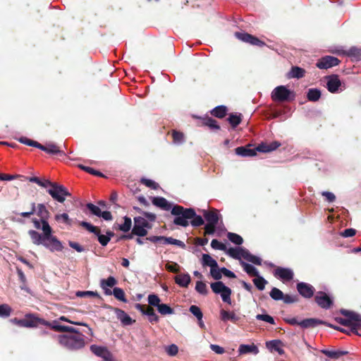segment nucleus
I'll list each match as a JSON object with an SVG mask.
<instances>
[{
  "mask_svg": "<svg viewBox=\"0 0 361 361\" xmlns=\"http://www.w3.org/2000/svg\"><path fill=\"white\" fill-rule=\"evenodd\" d=\"M39 219H32V222L36 229L41 230L42 234L35 230H30L28 234L33 244L42 245L49 251L60 252L63 249L62 243L52 234V228L48 223L50 213L44 204L35 205V212Z\"/></svg>",
  "mask_w": 361,
  "mask_h": 361,
  "instance_id": "f257e3e1",
  "label": "nucleus"
},
{
  "mask_svg": "<svg viewBox=\"0 0 361 361\" xmlns=\"http://www.w3.org/2000/svg\"><path fill=\"white\" fill-rule=\"evenodd\" d=\"M171 214L176 216L173 223L183 227L188 226L189 220L195 216V211L192 209H184L179 205L173 207Z\"/></svg>",
  "mask_w": 361,
  "mask_h": 361,
  "instance_id": "f03ea898",
  "label": "nucleus"
},
{
  "mask_svg": "<svg viewBox=\"0 0 361 361\" xmlns=\"http://www.w3.org/2000/svg\"><path fill=\"white\" fill-rule=\"evenodd\" d=\"M59 342L61 345L71 350L81 348L85 345L83 336L78 331L73 334L59 336Z\"/></svg>",
  "mask_w": 361,
  "mask_h": 361,
  "instance_id": "7ed1b4c3",
  "label": "nucleus"
},
{
  "mask_svg": "<svg viewBox=\"0 0 361 361\" xmlns=\"http://www.w3.org/2000/svg\"><path fill=\"white\" fill-rule=\"evenodd\" d=\"M341 313L346 318H336V321L343 326H350L352 331L358 334L357 329L361 326V316L354 312L346 310H341Z\"/></svg>",
  "mask_w": 361,
  "mask_h": 361,
  "instance_id": "20e7f679",
  "label": "nucleus"
},
{
  "mask_svg": "<svg viewBox=\"0 0 361 361\" xmlns=\"http://www.w3.org/2000/svg\"><path fill=\"white\" fill-rule=\"evenodd\" d=\"M227 253L231 256V257L239 259L240 262L241 261V259L243 258L246 259L248 262H250L255 264L260 265L262 263V260L259 257L252 255L250 253V252L242 247H231L228 249Z\"/></svg>",
  "mask_w": 361,
  "mask_h": 361,
  "instance_id": "39448f33",
  "label": "nucleus"
},
{
  "mask_svg": "<svg viewBox=\"0 0 361 361\" xmlns=\"http://www.w3.org/2000/svg\"><path fill=\"white\" fill-rule=\"evenodd\" d=\"M152 224L142 216H136L134 218V226L132 229V233L139 237H144L147 234V230L151 229Z\"/></svg>",
  "mask_w": 361,
  "mask_h": 361,
  "instance_id": "423d86ee",
  "label": "nucleus"
},
{
  "mask_svg": "<svg viewBox=\"0 0 361 361\" xmlns=\"http://www.w3.org/2000/svg\"><path fill=\"white\" fill-rule=\"evenodd\" d=\"M47 192L54 200L61 203L65 201L66 197L71 195L66 187L56 183L51 185V188H48Z\"/></svg>",
  "mask_w": 361,
  "mask_h": 361,
  "instance_id": "0eeeda50",
  "label": "nucleus"
},
{
  "mask_svg": "<svg viewBox=\"0 0 361 361\" xmlns=\"http://www.w3.org/2000/svg\"><path fill=\"white\" fill-rule=\"evenodd\" d=\"M211 288L212 291L216 294H220L222 300L229 305L231 304V290L228 287L226 286L223 282L216 281L212 283Z\"/></svg>",
  "mask_w": 361,
  "mask_h": 361,
  "instance_id": "6e6552de",
  "label": "nucleus"
},
{
  "mask_svg": "<svg viewBox=\"0 0 361 361\" xmlns=\"http://www.w3.org/2000/svg\"><path fill=\"white\" fill-rule=\"evenodd\" d=\"M291 92L285 86H278L271 92V99L275 102H284L289 99Z\"/></svg>",
  "mask_w": 361,
  "mask_h": 361,
  "instance_id": "1a4fd4ad",
  "label": "nucleus"
},
{
  "mask_svg": "<svg viewBox=\"0 0 361 361\" xmlns=\"http://www.w3.org/2000/svg\"><path fill=\"white\" fill-rule=\"evenodd\" d=\"M235 36L242 42L249 43L252 45L262 47L265 44L258 38L246 32H236Z\"/></svg>",
  "mask_w": 361,
  "mask_h": 361,
  "instance_id": "9d476101",
  "label": "nucleus"
},
{
  "mask_svg": "<svg viewBox=\"0 0 361 361\" xmlns=\"http://www.w3.org/2000/svg\"><path fill=\"white\" fill-rule=\"evenodd\" d=\"M135 307L137 310L142 312V314L147 317L149 322L156 323L159 322V318L152 307H147L146 305L140 304H137Z\"/></svg>",
  "mask_w": 361,
  "mask_h": 361,
  "instance_id": "9b49d317",
  "label": "nucleus"
},
{
  "mask_svg": "<svg viewBox=\"0 0 361 361\" xmlns=\"http://www.w3.org/2000/svg\"><path fill=\"white\" fill-rule=\"evenodd\" d=\"M87 207L90 211V212L94 216L102 217L103 219L106 221H111L112 219V215L111 212L108 211L102 212L99 206L94 205L92 203H88L87 204Z\"/></svg>",
  "mask_w": 361,
  "mask_h": 361,
  "instance_id": "f8f14e48",
  "label": "nucleus"
},
{
  "mask_svg": "<svg viewBox=\"0 0 361 361\" xmlns=\"http://www.w3.org/2000/svg\"><path fill=\"white\" fill-rule=\"evenodd\" d=\"M339 60L331 56H326L322 57L317 63V66L320 69H327L338 65Z\"/></svg>",
  "mask_w": 361,
  "mask_h": 361,
  "instance_id": "ddd939ff",
  "label": "nucleus"
},
{
  "mask_svg": "<svg viewBox=\"0 0 361 361\" xmlns=\"http://www.w3.org/2000/svg\"><path fill=\"white\" fill-rule=\"evenodd\" d=\"M274 276L283 281H289L293 278V271L290 269L278 267L274 270Z\"/></svg>",
  "mask_w": 361,
  "mask_h": 361,
  "instance_id": "4468645a",
  "label": "nucleus"
},
{
  "mask_svg": "<svg viewBox=\"0 0 361 361\" xmlns=\"http://www.w3.org/2000/svg\"><path fill=\"white\" fill-rule=\"evenodd\" d=\"M297 289L298 293L305 298H310L313 296L314 293V288L307 283L300 282L297 284Z\"/></svg>",
  "mask_w": 361,
  "mask_h": 361,
  "instance_id": "2eb2a0df",
  "label": "nucleus"
},
{
  "mask_svg": "<svg viewBox=\"0 0 361 361\" xmlns=\"http://www.w3.org/2000/svg\"><path fill=\"white\" fill-rule=\"evenodd\" d=\"M315 301L319 306L324 309L329 308L332 304V300L329 296L322 291L317 293L315 295Z\"/></svg>",
  "mask_w": 361,
  "mask_h": 361,
  "instance_id": "dca6fc26",
  "label": "nucleus"
},
{
  "mask_svg": "<svg viewBox=\"0 0 361 361\" xmlns=\"http://www.w3.org/2000/svg\"><path fill=\"white\" fill-rule=\"evenodd\" d=\"M220 318L224 322L231 321L234 324H237L241 319L240 316L237 314L234 311H227L221 310Z\"/></svg>",
  "mask_w": 361,
  "mask_h": 361,
  "instance_id": "f3484780",
  "label": "nucleus"
},
{
  "mask_svg": "<svg viewBox=\"0 0 361 361\" xmlns=\"http://www.w3.org/2000/svg\"><path fill=\"white\" fill-rule=\"evenodd\" d=\"M326 87L331 93H335L338 91L341 86V80L337 75H331L326 78Z\"/></svg>",
  "mask_w": 361,
  "mask_h": 361,
  "instance_id": "a211bd4d",
  "label": "nucleus"
},
{
  "mask_svg": "<svg viewBox=\"0 0 361 361\" xmlns=\"http://www.w3.org/2000/svg\"><path fill=\"white\" fill-rule=\"evenodd\" d=\"M116 283L117 281L114 276H109L106 279H102L100 281V286L106 295H111L112 294L110 288H112Z\"/></svg>",
  "mask_w": 361,
  "mask_h": 361,
  "instance_id": "6ab92c4d",
  "label": "nucleus"
},
{
  "mask_svg": "<svg viewBox=\"0 0 361 361\" xmlns=\"http://www.w3.org/2000/svg\"><path fill=\"white\" fill-rule=\"evenodd\" d=\"M90 350L94 355L102 357L104 360H109L110 359L111 353L106 347L92 345Z\"/></svg>",
  "mask_w": 361,
  "mask_h": 361,
  "instance_id": "aec40b11",
  "label": "nucleus"
},
{
  "mask_svg": "<svg viewBox=\"0 0 361 361\" xmlns=\"http://www.w3.org/2000/svg\"><path fill=\"white\" fill-rule=\"evenodd\" d=\"M38 148L50 154H63L59 147L54 143H47L45 145H42L39 143Z\"/></svg>",
  "mask_w": 361,
  "mask_h": 361,
  "instance_id": "412c9836",
  "label": "nucleus"
},
{
  "mask_svg": "<svg viewBox=\"0 0 361 361\" xmlns=\"http://www.w3.org/2000/svg\"><path fill=\"white\" fill-rule=\"evenodd\" d=\"M39 322V319L32 315H28L25 319H20L18 326L23 327H34L36 326Z\"/></svg>",
  "mask_w": 361,
  "mask_h": 361,
  "instance_id": "4be33fe9",
  "label": "nucleus"
},
{
  "mask_svg": "<svg viewBox=\"0 0 361 361\" xmlns=\"http://www.w3.org/2000/svg\"><path fill=\"white\" fill-rule=\"evenodd\" d=\"M152 203L154 205L165 211H169L173 208L171 203L168 202L165 198L161 197H154L152 200Z\"/></svg>",
  "mask_w": 361,
  "mask_h": 361,
  "instance_id": "5701e85b",
  "label": "nucleus"
},
{
  "mask_svg": "<svg viewBox=\"0 0 361 361\" xmlns=\"http://www.w3.org/2000/svg\"><path fill=\"white\" fill-rule=\"evenodd\" d=\"M238 352L240 355L247 353L257 355L259 353V349L257 346L253 343L251 345L241 344L239 346Z\"/></svg>",
  "mask_w": 361,
  "mask_h": 361,
  "instance_id": "b1692460",
  "label": "nucleus"
},
{
  "mask_svg": "<svg viewBox=\"0 0 361 361\" xmlns=\"http://www.w3.org/2000/svg\"><path fill=\"white\" fill-rule=\"evenodd\" d=\"M191 281L190 276L188 274H178L175 277L176 283L180 287H188Z\"/></svg>",
  "mask_w": 361,
  "mask_h": 361,
  "instance_id": "393cba45",
  "label": "nucleus"
},
{
  "mask_svg": "<svg viewBox=\"0 0 361 361\" xmlns=\"http://www.w3.org/2000/svg\"><path fill=\"white\" fill-rule=\"evenodd\" d=\"M235 154L240 157H254L256 155V148L250 149L244 147H238L235 149Z\"/></svg>",
  "mask_w": 361,
  "mask_h": 361,
  "instance_id": "a878e982",
  "label": "nucleus"
},
{
  "mask_svg": "<svg viewBox=\"0 0 361 361\" xmlns=\"http://www.w3.org/2000/svg\"><path fill=\"white\" fill-rule=\"evenodd\" d=\"M117 318L121 322L123 325H130L134 321L123 310L117 309L116 310Z\"/></svg>",
  "mask_w": 361,
  "mask_h": 361,
  "instance_id": "bb28decb",
  "label": "nucleus"
},
{
  "mask_svg": "<svg viewBox=\"0 0 361 361\" xmlns=\"http://www.w3.org/2000/svg\"><path fill=\"white\" fill-rule=\"evenodd\" d=\"M323 322L321 320L317 319H305L300 321L299 326H300L303 329H307L310 327H315L319 324H322Z\"/></svg>",
  "mask_w": 361,
  "mask_h": 361,
  "instance_id": "cd10ccee",
  "label": "nucleus"
},
{
  "mask_svg": "<svg viewBox=\"0 0 361 361\" xmlns=\"http://www.w3.org/2000/svg\"><path fill=\"white\" fill-rule=\"evenodd\" d=\"M204 219L207 221V224H215L216 225L219 221V214L217 211H210V212H204Z\"/></svg>",
  "mask_w": 361,
  "mask_h": 361,
  "instance_id": "c85d7f7f",
  "label": "nucleus"
},
{
  "mask_svg": "<svg viewBox=\"0 0 361 361\" xmlns=\"http://www.w3.org/2000/svg\"><path fill=\"white\" fill-rule=\"evenodd\" d=\"M342 53L351 57L353 60H361V49L360 48L351 47L348 51H343Z\"/></svg>",
  "mask_w": 361,
  "mask_h": 361,
  "instance_id": "c756f323",
  "label": "nucleus"
},
{
  "mask_svg": "<svg viewBox=\"0 0 361 361\" xmlns=\"http://www.w3.org/2000/svg\"><path fill=\"white\" fill-rule=\"evenodd\" d=\"M202 264L204 267H209L210 269L217 267V262L208 254H203L202 257Z\"/></svg>",
  "mask_w": 361,
  "mask_h": 361,
  "instance_id": "7c9ffc66",
  "label": "nucleus"
},
{
  "mask_svg": "<svg viewBox=\"0 0 361 361\" xmlns=\"http://www.w3.org/2000/svg\"><path fill=\"white\" fill-rule=\"evenodd\" d=\"M94 234L97 236L98 240L102 246H106L110 241L111 238L114 235L112 232H108L106 235L101 234L99 229Z\"/></svg>",
  "mask_w": 361,
  "mask_h": 361,
  "instance_id": "2f4dec72",
  "label": "nucleus"
},
{
  "mask_svg": "<svg viewBox=\"0 0 361 361\" xmlns=\"http://www.w3.org/2000/svg\"><path fill=\"white\" fill-rule=\"evenodd\" d=\"M281 342L279 340H273L266 343L267 348L270 350H274L281 354L283 351L281 348Z\"/></svg>",
  "mask_w": 361,
  "mask_h": 361,
  "instance_id": "473e14b6",
  "label": "nucleus"
},
{
  "mask_svg": "<svg viewBox=\"0 0 361 361\" xmlns=\"http://www.w3.org/2000/svg\"><path fill=\"white\" fill-rule=\"evenodd\" d=\"M240 264L243 267L244 271L250 276H258L259 272L257 269L252 265L247 264L243 261H240Z\"/></svg>",
  "mask_w": 361,
  "mask_h": 361,
  "instance_id": "72a5a7b5",
  "label": "nucleus"
},
{
  "mask_svg": "<svg viewBox=\"0 0 361 361\" xmlns=\"http://www.w3.org/2000/svg\"><path fill=\"white\" fill-rule=\"evenodd\" d=\"M305 71L300 67H293L289 72V78H301L304 76Z\"/></svg>",
  "mask_w": 361,
  "mask_h": 361,
  "instance_id": "f704fd0d",
  "label": "nucleus"
},
{
  "mask_svg": "<svg viewBox=\"0 0 361 361\" xmlns=\"http://www.w3.org/2000/svg\"><path fill=\"white\" fill-rule=\"evenodd\" d=\"M148 307H156L157 308L161 304L159 297L156 294H149L147 297Z\"/></svg>",
  "mask_w": 361,
  "mask_h": 361,
  "instance_id": "c9c22d12",
  "label": "nucleus"
},
{
  "mask_svg": "<svg viewBox=\"0 0 361 361\" xmlns=\"http://www.w3.org/2000/svg\"><path fill=\"white\" fill-rule=\"evenodd\" d=\"M159 313L162 315L172 314L174 313L173 310L168 305L161 303L157 308Z\"/></svg>",
  "mask_w": 361,
  "mask_h": 361,
  "instance_id": "e433bc0d",
  "label": "nucleus"
},
{
  "mask_svg": "<svg viewBox=\"0 0 361 361\" xmlns=\"http://www.w3.org/2000/svg\"><path fill=\"white\" fill-rule=\"evenodd\" d=\"M310 101L316 102L321 97V92L317 89H310L307 94Z\"/></svg>",
  "mask_w": 361,
  "mask_h": 361,
  "instance_id": "4c0bfd02",
  "label": "nucleus"
},
{
  "mask_svg": "<svg viewBox=\"0 0 361 361\" xmlns=\"http://www.w3.org/2000/svg\"><path fill=\"white\" fill-rule=\"evenodd\" d=\"M52 329L61 332L77 333V330L75 328L65 325L55 324L52 326Z\"/></svg>",
  "mask_w": 361,
  "mask_h": 361,
  "instance_id": "58836bf2",
  "label": "nucleus"
},
{
  "mask_svg": "<svg viewBox=\"0 0 361 361\" xmlns=\"http://www.w3.org/2000/svg\"><path fill=\"white\" fill-rule=\"evenodd\" d=\"M253 283L259 290H263L267 281L262 276L258 275L253 279Z\"/></svg>",
  "mask_w": 361,
  "mask_h": 361,
  "instance_id": "ea45409f",
  "label": "nucleus"
},
{
  "mask_svg": "<svg viewBox=\"0 0 361 361\" xmlns=\"http://www.w3.org/2000/svg\"><path fill=\"white\" fill-rule=\"evenodd\" d=\"M212 115L218 118H223L226 114V107L224 106H219L212 111Z\"/></svg>",
  "mask_w": 361,
  "mask_h": 361,
  "instance_id": "a19ab883",
  "label": "nucleus"
},
{
  "mask_svg": "<svg viewBox=\"0 0 361 361\" xmlns=\"http://www.w3.org/2000/svg\"><path fill=\"white\" fill-rule=\"evenodd\" d=\"M112 294H114V297L124 302H127V300L125 297V293L123 290L121 288H114V290L112 292Z\"/></svg>",
  "mask_w": 361,
  "mask_h": 361,
  "instance_id": "79ce46f5",
  "label": "nucleus"
},
{
  "mask_svg": "<svg viewBox=\"0 0 361 361\" xmlns=\"http://www.w3.org/2000/svg\"><path fill=\"white\" fill-rule=\"evenodd\" d=\"M123 220V223L119 226V229L123 232H128L130 230L132 226L131 219L128 216H125Z\"/></svg>",
  "mask_w": 361,
  "mask_h": 361,
  "instance_id": "37998d69",
  "label": "nucleus"
},
{
  "mask_svg": "<svg viewBox=\"0 0 361 361\" xmlns=\"http://www.w3.org/2000/svg\"><path fill=\"white\" fill-rule=\"evenodd\" d=\"M195 290L202 295H207L208 293V289L206 283L201 281L196 282Z\"/></svg>",
  "mask_w": 361,
  "mask_h": 361,
  "instance_id": "c03bdc74",
  "label": "nucleus"
},
{
  "mask_svg": "<svg viewBox=\"0 0 361 361\" xmlns=\"http://www.w3.org/2000/svg\"><path fill=\"white\" fill-rule=\"evenodd\" d=\"M11 308L8 305L2 304L0 305V317H8L11 313Z\"/></svg>",
  "mask_w": 361,
  "mask_h": 361,
  "instance_id": "a18cd8bd",
  "label": "nucleus"
},
{
  "mask_svg": "<svg viewBox=\"0 0 361 361\" xmlns=\"http://www.w3.org/2000/svg\"><path fill=\"white\" fill-rule=\"evenodd\" d=\"M233 128H235L241 121L240 114H231L228 118Z\"/></svg>",
  "mask_w": 361,
  "mask_h": 361,
  "instance_id": "49530a36",
  "label": "nucleus"
},
{
  "mask_svg": "<svg viewBox=\"0 0 361 361\" xmlns=\"http://www.w3.org/2000/svg\"><path fill=\"white\" fill-rule=\"evenodd\" d=\"M270 296L275 300H281L283 297V293L279 288H273L270 292Z\"/></svg>",
  "mask_w": 361,
  "mask_h": 361,
  "instance_id": "de8ad7c7",
  "label": "nucleus"
},
{
  "mask_svg": "<svg viewBox=\"0 0 361 361\" xmlns=\"http://www.w3.org/2000/svg\"><path fill=\"white\" fill-rule=\"evenodd\" d=\"M228 238L229 240L236 245H241L243 242V240L240 235L233 233H228Z\"/></svg>",
  "mask_w": 361,
  "mask_h": 361,
  "instance_id": "09e8293b",
  "label": "nucleus"
},
{
  "mask_svg": "<svg viewBox=\"0 0 361 361\" xmlns=\"http://www.w3.org/2000/svg\"><path fill=\"white\" fill-rule=\"evenodd\" d=\"M75 295L80 298H85V297H94V298H98L99 294L96 291H90V290H86V291H78L75 293Z\"/></svg>",
  "mask_w": 361,
  "mask_h": 361,
  "instance_id": "8fccbe9b",
  "label": "nucleus"
},
{
  "mask_svg": "<svg viewBox=\"0 0 361 361\" xmlns=\"http://www.w3.org/2000/svg\"><path fill=\"white\" fill-rule=\"evenodd\" d=\"M189 310L197 319V320L202 319L203 314L199 307L196 305H191Z\"/></svg>",
  "mask_w": 361,
  "mask_h": 361,
  "instance_id": "3c124183",
  "label": "nucleus"
},
{
  "mask_svg": "<svg viewBox=\"0 0 361 361\" xmlns=\"http://www.w3.org/2000/svg\"><path fill=\"white\" fill-rule=\"evenodd\" d=\"M172 136L173 139V142L175 144L179 145L183 143L184 141V135L182 133L173 130L172 133Z\"/></svg>",
  "mask_w": 361,
  "mask_h": 361,
  "instance_id": "603ef678",
  "label": "nucleus"
},
{
  "mask_svg": "<svg viewBox=\"0 0 361 361\" xmlns=\"http://www.w3.org/2000/svg\"><path fill=\"white\" fill-rule=\"evenodd\" d=\"M221 269H219L218 265L216 267L210 269V274L212 276V278L215 280H219L221 279Z\"/></svg>",
  "mask_w": 361,
  "mask_h": 361,
  "instance_id": "864d4df0",
  "label": "nucleus"
},
{
  "mask_svg": "<svg viewBox=\"0 0 361 361\" xmlns=\"http://www.w3.org/2000/svg\"><path fill=\"white\" fill-rule=\"evenodd\" d=\"M55 219L59 222H63L68 225L71 224V220L69 219L68 215L66 213L56 214L55 216Z\"/></svg>",
  "mask_w": 361,
  "mask_h": 361,
  "instance_id": "5fc2aeb1",
  "label": "nucleus"
},
{
  "mask_svg": "<svg viewBox=\"0 0 361 361\" xmlns=\"http://www.w3.org/2000/svg\"><path fill=\"white\" fill-rule=\"evenodd\" d=\"M165 240L167 241V245H173L182 248L185 247V243L180 240H177L171 237H168V239H165Z\"/></svg>",
  "mask_w": 361,
  "mask_h": 361,
  "instance_id": "6e6d98bb",
  "label": "nucleus"
},
{
  "mask_svg": "<svg viewBox=\"0 0 361 361\" xmlns=\"http://www.w3.org/2000/svg\"><path fill=\"white\" fill-rule=\"evenodd\" d=\"M256 319L257 320H262V321L266 322L269 323L271 324H275L274 318L271 316L269 315V314H257L256 316Z\"/></svg>",
  "mask_w": 361,
  "mask_h": 361,
  "instance_id": "4d7b16f0",
  "label": "nucleus"
},
{
  "mask_svg": "<svg viewBox=\"0 0 361 361\" xmlns=\"http://www.w3.org/2000/svg\"><path fill=\"white\" fill-rule=\"evenodd\" d=\"M211 246L213 249L219 250H225L226 248V245L224 243L219 242L216 239H214L212 240Z\"/></svg>",
  "mask_w": 361,
  "mask_h": 361,
  "instance_id": "13d9d810",
  "label": "nucleus"
},
{
  "mask_svg": "<svg viewBox=\"0 0 361 361\" xmlns=\"http://www.w3.org/2000/svg\"><path fill=\"white\" fill-rule=\"evenodd\" d=\"M19 141L21 142V143H23L26 145H28V146H32V147H35L37 148H38V146L39 145V143L36 142V141H34V140H30L25 137H20Z\"/></svg>",
  "mask_w": 361,
  "mask_h": 361,
  "instance_id": "bf43d9fd",
  "label": "nucleus"
},
{
  "mask_svg": "<svg viewBox=\"0 0 361 361\" xmlns=\"http://www.w3.org/2000/svg\"><path fill=\"white\" fill-rule=\"evenodd\" d=\"M166 352L170 356L176 355L178 352V348L175 344H171L166 348Z\"/></svg>",
  "mask_w": 361,
  "mask_h": 361,
  "instance_id": "052dcab7",
  "label": "nucleus"
},
{
  "mask_svg": "<svg viewBox=\"0 0 361 361\" xmlns=\"http://www.w3.org/2000/svg\"><path fill=\"white\" fill-rule=\"evenodd\" d=\"M141 181L143 184H145L146 186H147L150 188L155 190L159 188L158 183H157L156 182H154V180H152L151 179L142 178L141 180Z\"/></svg>",
  "mask_w": 361,
  "mask_h": 361,
  "instance_id": "680f3d73",
  "label": "nucleus"
},
{
  "mask_svg": "<svg viewBox=\"0 0 361 361\" xmlns=\"http://www.w3.org/2000/svg\"><path fill=\"white\" fill-rule=\"evenodd\" d=\"M270 149L268 142H262L256 147L257 151L264 153L270 152Z\"/></svg>",
  "mask_w": 361,
  "mask_h": 361,
  "instance_id": "e2e57ef3",
  "label": "nucleus"
},
{
  "mask_svg": "<svg viewBox=\"0 0 361 361\" xmlns=\"http://www.w3.org/2000/svg\"><path fill=\"white\" fill-rule=\"evenodd\" d=\"M80 225L82 226H83L84 228H85L87 230H88L91 233H96L97 232L98 228L97 227L92 226V224H90L88 222L82 221L80 223Z\"/></svg>",
  "mask_w": 361,
  "mask_h": 361,
  "instance_id": "0e129e2a",
  "label": "nucleus"
},
{
  "mask_svg": "<svg viewBox=\"0 0 361 361\" xmlns=\"http://www.w3.org/2000/svg\"><path fill=\"white\" fill-rule=\"evenodd\" d=\"M204 224V220L200 216H196L192 218L191 224L194 226H199Z\"/></svg>",
  "mask_w": 361,
  "mask_h": 361,
  "instance_id": "69168bd1",
  "label": "nucleus"
},
{
  "mask_svg": "<svg viewBox=\"0 0 361 361\" xmlns=\"http://www.w3.org/2000/svg\"><path fill=\"white\" fill-rule=\"evenodd\" d=\"M215 224H207L204 226V234L205 235H212L215 232Z\"/></svg>",
  "mask_w": 361,
  "mask_h": 361,
  "instance_id": "338daca9",
  "label": "nucleus"
},
{
  "mask_svg": "<svg viewBox=\"0 0 361 361\" xmlns=\"http://www.w3.org/2000/svg\"><path fill=\"white\" fill-rule=\"evenodd\" d=\"M205 125L209 127L211 129L218 130L219 128L217 122L212 118H208L205 121Z\"/></svg>",
  "mask_w": 361,
  "mask_h": 361,
  "instance_id": "774afa93",
  "label": "nucleus"
}]
</instances>
